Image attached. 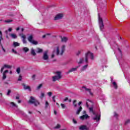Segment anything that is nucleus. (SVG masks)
<instances>
[{
    "mask_svg": "<svg viewBox=\"0 0 130 130\" xmlns=\"http://www.w3.org/2000/svg\"><path fill=\"white\" fill-rule=\"evenodd\" d=\"M64 50H66V46L63 45L61 47V52H59V47H57L56 50H54L53 53L51 55V58H53L54 57V54L56 53V55H62L63 54V52H64Z\"/></svg>",
    "mask_w": 130,
    "mask_h": 130,
    "instance_id": "1",
    "label": "nucleus"
},
{
    "mask_svg": "<svg viewBox=\"0 0 130 130\" xmlns=\"http://www.w3.org/2000/svg\"><path fill=\"white\" fill-rule=\"evenodd\" d=\"M89 111L90 112H91L94 116L92 117V119L93 120H96L97 122L100 120V117H101V115L100 114L96 113L93 109V107L89 108Z\"/></svg>",
    "mask_w": 130,
    "mask_h": 130,
    "instance_id": "2",
    "label": "nucleus"
},
{
    "mask_svg": "<svg viewBox=\"0 0 130 130\" xmlns=\"http://www.w3.org/2000/svg\"><path fill=\"white\" fill-rule=\"evenodd\" d=\"M55 76L52 77V80L53 82H56V81H59L61 79V72L60 71H56L54 73Z\"/></svg>",
    "mask_w": 130,
    "mask_h": 130,
    "instance_id": "3",
    "label": "nucleus"
},
{
    "mask_svg": "<svg viewBox=\"0 0 130 130\" xmlns=\"http://www.w3.org/2000/svg\"><path fill=\"white\" fill-rule=\"evenodd\" d=\"M116 56L119 62V64H122V63H121V60H122V53L120 48H118V53L116 55Z\"/></svg>",
    "mask_w": 130,
    "mask_h": 130,
    "instance_id": "4",
    "label": "nucleus"
},
{
    "mask_svg": "<svg viewBox=\"0 0 130 130\" xmlns=\"http://www.w3.org/2000/svg\"><path fill=\"white\" fill-rule=\"evenodd\" d=\"M28 103H30V104H34L35 106H38V105L40 104V103H39L38 101L35 100V98L33 96L30 97Z\"/></svg>",
    "mask_w": 130,
    "mask_h": 130,
    "instance_id": "5",
    "label": "nucleus"
},
{
    "mask_svg": "<svg viewBox=\"0 0 130 130\" xmlns=\"http://www.w3.org/2000/svg\"><path fill=\"white\" fill-rule=\"evenodd\" d=\"M90 58L91 59H94V55L93 53L88 51L85 54V62H86V63H88V60Z\"/></svg>",
    "mask_w": 130,
    "mask_h": 130,
    "instance_id": "6",
    "label": "nucleus"
},
{
    "mask_svg": "<svg viewBox=\"0 0 130 130\" xmlns=\"http://www.w3.org/2000/svg\"><path fill=\"white\" fill-rule=\"evenodd\" d=\"M98 18H99V26H100V29L101 31H103L104 28V24L103 23V19H102V18L100 17V15L98 14Z\"/></svg>",
    "mask_w": 130,
    "mask_h": 130,
    "instance_id": "7",
    "label": "nucleus"
},
{
    "mask_svg": "<svg viewBox=\"0 0 130 130\" xmlns=\"http://www.w3.org/2000/svg\"><path fill=\"white\" fill-rule=\"evenodd\" d=\"M63 18V14L58 13L54 18V21H57L58 20H61Z\"/></svg>",
    "mask_w": 130,
    "mask_h": 130,
    "instance_id": "8",
    "label": "nucleus"
},
{
    "mask_svg": "<svg viewBox=\"0 0 130 130\" xmlns=\"http://www.w3.org/2000/svg\"><path fill=\"white\" fill-rule=\"evenodd\" d=\"M81 90L83 92H84V91H86L87 92H88V93H89L91 96H93V93L91 92V89L89 88H87L86 86H82V89H81Z\"/></svg>",
    "mask_w": 130,
    "mask_h": 130,
    "instance_id": "9",
    "label": "nucleus"
},
{
    "mask_svg": "<svg viewBox=\"0 0 130 130\" xmlns=\"http://www.w3.org/2000/svg\"><path fill=\"white\" fill-rule=\"evenodd\" d=\"M48 58H49V57H48V51H45L43 53V57H42V59H43L44 60H48Z\"/></svg>",
    "mask_w": 130,
    "mask_h": 130,
    "instance_id": "10",
    "label": "nucleus"
},
{
    "mask_svg": "<svg viewBox=\"0 0 130 130\" xmlns=\"http://www.w3.org/2000/svg\"><path fill=\"white\" fill-rule=\"evenodd\" d=\"M79 67L80 66H77L76 68H71L69 70V71L67 73V74H70V73H73V72H76V71H77V70H78V69H79Z\"/></svg>",
    "mask_w": 130,
    "mask_h": 130,
    "instance_id": "11",
    "label": "nucleus"
},
{
    "mask_svg": "<svg viewBox=\"0 0 130 130\" xmlns=\"http://www.w3.org/2000/svg\"><path fill=\"white\" fill-rule=\"evenodd\" d=\"M89 116L88 115V114H85V115H83L80 117V119L82 120H84V119H88L89 118Z\"/></svg>",
    "mask_w": 130,
    "mask_h": 130,
    "instance_id": "12",
    "label": "nucleus"
},
{
    "mask_svg": "<svg viewBox=\"0 0 130 130\" xmlns=\"http://www.w3.org/2000/svg\"><path fill=\"white\" fill-rule=\"evenodd\" d=\"M22 86L24 90H28L29 92H31V87H30V86L26 85L24 83L22 84Z\"/></svg>",
    "mask_w": 130,
    "mask_h": 130,
    "instance_id": "13",
    "label": "nucleus"
},
{
    "mask_svg": "<svg viewBox=\"0 0 130 130\" xmlns=\"http://www.w3.org/2000/svg\"><path fill=\"white\" fill-rule=\"evenodd\" d=\"M80 130H88L89 128L87 127V126L85 125H82L81 126L79 127Z\"/></svg>",
    "mask_w": 130,
    "mask_h": 130,
    "instance_id": "14",
    "label": "nucleus"
},
{
    "mask_svg": "<svg viewBox=\"0 0 130 130\" xmlns=\"http://www.w3.org/2000/svg\"><path fill=\"white\" fill-rule=\"evenodd\" d=\"M7 73H9V70H6L4 73H3V76L2 78V80H6L7 79Z\"/></svg>",
    "mask_w": 130,
    "mask_h": 130,
    "instance_id": "15",
    "label": "nucleus"
},
{
    "mask_svg": "<svg viewBox=\"0 0 130 130\" xmlns=\"http://www.w3.org/2000/svg\"><path fill=\"white\" fill-rule=\"evenodd\" d=\"M60 38H61V42H67V41H68V38L66 37H62L61 36H60Z\"/></svg>",
    "mask_w": 130,
    "mask_h": 130,
    "instance_id": "16",
    "label": "nucleus"
},
{
    "mask_svg": "<svg viewBox=\"0 0 130 130\" xmlns=\"http://www.w3.org/2000/svg\"><path fill=\"white\" fill-rule=\"evenodd\" d=\"M30 53L31 55H33V56H35V55H36V52H35V50H34V48H32L31 49Z\"/></svg>",
    "mask_w": 130,
    "mask_h": 130,
    "instance_id": "17",
    "label": "nucleus"
},
{
    "mask_svg": "<svg viewBox=\"0 0 130 130\" xmlns=\"http://www.w3.org/2000/svg\"><path fill=\"white\" fill-rule=\"evenodd\" d=\"M82 109H83V108H82V106H80L78 110L76 111V114L79 115L80 114V112L82 111Z\"/></svg>",
    "mask_w": 130,
    "mask_h": 130,
    "instance_id": "18",
    "label": "nucleus"
},
{
    "mask_svg": "<svg viewBox=\"0 0 130 130\" xmlns=\"http://www.w3.org/2000/svg\"><path fill=\"white\" fill-rule=\"evenodd\" d=\"M27 39L29 42L31 43L32 41H33V36L30 35L27 38Z\"/></svg>",
    "mask_w": 130,
    "mask_h": 130,
    "instance_id": "19",
    "label": "nucleus"
},
{
    "mask_svg": "<svg viewBox=\"0 0 130 130\" xmlns=\"http://www.w3.org/2000/svg\"><path fill=\"white\" fill-rule=\"evenodd\" d=\"M13 46L14 47H17V46H20V43L17 42H13Z\"/></svg>",
    "mask_w": 130,
    "mask_h": 130,
    "instance_id": "20",
    "label": "nucleus"
},
{
    "mask_svg": "<svg viewBox=\"0 0 130 130\" xmlns=\"http://www.w3.org/2000/svg\"><path fill=\"white\" fill-rule=\"evenodd\" d=\"M3 67L5 69H12V66L11 65H8L5 64L4 65Z\"/></svg>",
    "mask_w": 130,
    "mask_h": 130,
    "instance_id": "21",
    "label": "nucleus"
},
{
    "mask_svg": "<svg viewBox=\"0 0 130 130\" xmlns=\"http://www.w3.org/2000/svg\"><path fill=\"white\" fill-rule=\"evenodd\" d=\"M88 68V64H86L81 69V72H84V71H85L86 69Z\"/></svg>",
    "mask_w": 130,
    "mask_h": 130,
    "instance_id": "22",
    "label": "nucleus"
},
{
    "mask_svg": "<svg viewBox=\"0 0 130 130\" xmlns=\"http://www.w3.org/2000/svg\"><path fill=\"white\" fill-rule=\"evenodd\" d=\"M22 50H23L24 52H28V51H29V48H28L27 47H24L23 48Z\"/></svg>",
    "mask_w": 130,
    "mask_h": 130,
    "instance_id": "23",
    "label": "nucleus"
},
{
    "mask_svg": "<svg viewBox=\"0 0 130 130\" xmlns=\"http://www.w3.org/2000/svg\"><path fill=\"white\" fill-rule=\"evenodd\" d=\"M37 50H38L37 51V53H41L43 51V50H42V49H41L40 48H38Z\"/></svg>",
    "mask_w": 130,
    "mask_h": 130,
    "instance_id": "24",
    "label": "nucleus"
},
{
    "mask_svg": "<svg viewBox=\"0 0 130 130\" xmlns=\"http://www.w3.org/2000/svg\"><path fill=\"white\" fill-rule=\"evenodd\" d=\"M30 43H31L32 44H34V45H37V44H38V42L35 41L34 40H33Z\"/></svg>",
    "mask_w": 130,
    "mask_h": 130,
    "instance_id": "25",
    "label": "nucleus"
},
{
    "mask_svg": "<svg viewBox=\"0 0 130 130\" xmlns=\"http://www.w3.org/2000/svg\"><path fill=\"white\" fill-rule=\"evenodd\" d=\"M11 37L12 38H13V39H16V38H17V35H16L15 34H12L11 35Z\"/></svg>",
    "mask_w": 130,
    "mask_h": 130,
    "instance_id": "26",
    "label": "nucleus"
},
{
    "mask_svg": "<svg viewBox=\"0 0 130 130\" xmlns=\"http://www.w3.org/2000/svg\"><path fill=\"white\" fill-rule=\"evenodd\" d=\"M11 105H12L13 107H15L16 108H18V105H16L14 102L11 103Z\"/></svg>",
    "mask_w": 130,
    "mask_h": 130,
    "instance_id": "27",
    "label": "nucleus"
},
{
    "mask_svg": "<svg viewBox=\"0 0 130 130\" xmlns=\"http://www.w3.org/2000/svg\"><path fill=\"white\" fill-rule=\"evenodd\" d=\"M112 84L114 86V87L115 89H117V84H116V82H113Z\"/></svg>",
    "mask_w": 130,
    "mask_h": 130,
    "instance_id": "28",
    "label": "nucleus"
},
{
    "mask_svg": "<svg viewBox=\"0 0 130 130\" xmlns=\"http://www.w3.org/2000/svg\"><path fill=\"white\" fill-rule=\"evenodd\" d=\"M16 72L17 73V74H20V73H21V68L20 67L17 68Z\"/></svg>",
    "mask_w": 130,
    "mask_h": 130,
    "instance_id": "29",
    "label": "nucleus"
},
{
    "mask_svg": "<svg viewBox=\"0 0 130 130\" xmlns=\"http://www.w3.org/2000/svg\"><path fill=\"white\" fill-rule=\"evenodd\" d=\"M84 62V58H82L80 59V61L78 62L79 64H81V63H83Z\"/></svg>",
    "mask_w": 130,
    "mask_h": 130,
    "instance_id": "30",
    "label": "nucleus"
},
{
    "mask_svg": "<svg viewBox=\"0 0 130 130\" xmlns=\"http://www.w3.org/2000/svg\"><path fill=\"white\" fill-rule=\"evenodd\" d=\"M114 117L116 118V119H117L118 117V114H117V113H116L115 112H114Z\"/></svg>",
    "mask_w": 130,
    "mask_h": 130,
    "instance_id": "31",
    "label": "nucleus"
},
{
    "mask_svg": "<svg viewBox=\"0 0 130 130\" xmlns=\"http://www.w3.org/2000/svg\"><path fill=\"white\" fill-rule=\"evenodd\" d=\"M128 123H130V120L129 119H127V120H126L125 121L124 125H126V124H128Z\"/></svg>",
    "mask_w": 130,
    "mask_h": 130,
    "instance_id": "32",
    "label": "nucleus"
},
{
    "mask_svg": "<svg viewBox=\"0 0 130 130\" xmlns=\"http://www.w3.org/2000/svg\"><path fill=\"white\" fill-rule=\"evenodd\" d=\"M42 87V84H40L37 87V90H40Z\"/></svg>",
    "mask_w": 130,
    "mask_h": 130,
    "instance_id": "33",
    "label": "nucleus"
},
{
    "mask_svg": "<svg viewBox=\"0 0 130 130\" xmlns=\"http://www.w3.org/2000/svg\"><path fill=\"white\" fill-rule=\"evenodd\" d=\"M76 103H77V101L76 100H74L73 101V105H74V107H77V104H76Z\"/></svg>",
    "mask_w": 130,
    "mask_h": 130,
    "instance_id": "34",
    "label": "nucleus"
},
{
    "mask_svg": "<svg viewBox=\"0 0 130 130\" xmlns=\"http://www.w3.org/2000/svg\"><path fill=\"white\" fill-rule=\"evenodd\" d=\"M49 105V104L48 103V102L46 101L45 103V108H47Z\"/></svg>",
    "mask_w": 130,
    "mask_h": 130,
    "instance_id": "35",
    "label": "nucleus"
},
{
    "mask_svg": "<svg viewBox=\"0 0 130 130\" xmlns=\"http://www.w3.org/2000/svg\"><path fill=\"white\" fill-rule=\"evenodd\" d=\"M5 23H12L13 20H7L5 21Z\"/></svg>",
    "mask_w": 130,
    "mask_h": 130,
    "instance_id": "36",
    "label": "nucleus"
},
{
    "mask_svg": "<svg viewBox=\"0 0 130 130\" xmlns=\"http://www.w3.org/2000/svg\"><path fill=\"white\" fill-rule=\"evenodd\" d=\"M44 93H41V96H40V98H41V99H42V98H43L44 97Z\"/></svg>",
    "mask_w": 130,
    "mask_h": 130,
    "instance_id": "37",
    "label": "nucleus"
},
{
    "mask_svg": "<svg viewBox=\"0 0 130 130\" xmlns=\"http://www.w3.org/2000/svg\"><path fill=\"white\" fill-rule=\"evenodd\" d=\"M47 95L48 96H49V97H51V95H52V92H49L47 93Z\"/></svg>",
    "mask_w": 130,
    "mask_h": 130,
    "instance_id": "38",
    "label": "nucleus"
},
{
    "mask_svg": "<svg viewBox=\"0 0 130 130\" xmlns=\"http://www.w3.org/2000/svg\"><path fill=\"white\" fill-rule=\"evenodd\" d=\"M12 52L15 53V54H17V53H18V52H17V51L15 50L14 49H12Z\"/></svg>",
    "mask_w": 130,
    "mask_h": 130,
    "instance_id": "39",
    "label": "nucleus"
},
{
    "mask_svg": "<svg viewBox=\"0 0 130 130\" xmlns=\"http://www.w3.org/2000/svg\"><path fill=\"white\" fill-rule=\"evenodd\" d=\"M60 127V125L59 124H57V125L54 127V128H59Z\"/></svg>",
    "mask_w": 130,
    "mask_h": 130,
    "instance_id": "40",
    "label": "nucleus"
},
{
    "mask_svg": "<svg viewBox=\"0 0 130 130\" xmlns=\"http://www.w3.org/2000/svg\"><path fill=\"white\" fill-rule=\"evenodd\" d=\"M32 80L34 81V80H35V79H36V75H35V74H34V75H33L32 76Z\"/></svg>",
    "mask_w": 130,
    "mask_h": 130,
    "instance_id": "41",
    "label": "nucleus"
},
{
    "mask_svg": "<svg viewBox=\"0 0 130 130\" xmlns=\"http://www.w3.org/2000/svg\"><path fill=\"white\" fill-rule=\"evenodd\" d=\"M80 54H81V51H78L76 53V55H77V56H79Z\"/></svg>",
    "mask_w": 130,
    "mask_h": 130,
    "instance_id": "42",
    "label": "nucleus"
},
{
    "mask_svg": "<svg viewBox=\"0 0 130 130\" xmlns=\"http://www.w3.org/2000/svg\"><path fill=\"white\" fill-rule=\"evenodd\" d=\"M22 42L24 44H26V43H27V41H26V39H22Z\"/></svg>",
    "mask_w": 130,
    "mask_h": 130,
    "instance_id": "43",
    "label": "nucleus"
},
{
    "mask_svg": "<svg viewBox=\"0 0 130 130\" xmlns=\"http://www.w3.org/2000/svg\"><path fill=\"white\" fill-rule=\"evenodd\" d=\"M73 122L75 123V124H76V123H78V122H77V121L75 119H73Z\"/></svg>",
    "mask_w": 130,
    "mask_h": 130,
    "instance_id": "44",
    "label": "nucleus"
},
{
    "mask_svg": "<svg viewBox=\"0 0 130 130\" xmlns=\"http://www.w3.org/2000/svg\"><path fill=\"white\" fill-rule=\"evenodd\" d=\"M18 81H22V76L21 75H19Z\"/></svg>",
    "mask_w": 130,
    "mask_h": 130,
    "instance_id": "45",
    "label": "nucleus"
},
{
    "mask_svg": "<svg viewBox=\"0 0 130 130\" xmlns=\"http://www.w3.org/2000/svg\"><path fill=\"white\" fill-rule=\"evenodd\" d=\"M61 106L62 108H66V105L63 104H61Z\"/></svg>",
    "mask_w": 130,
    "mask_h": 130,
    "instance_id": "46",
    "label": "nucleus"
},
{
    "mask_svg": "<svg viewBox=\"0 0 130 130\" xmlns=\"http://www.w3.org/2000/svg\"><path fill=\"white\" fill-rule=\"evenodd\" d=\"M52 100L53 102H55V95H54L53 96H52Z\"/></svg>",
    "mask_w": 130,
    "mask_h": 130,
    "instance_id": "47",
    "label": "nucleus"
},
{
    "mask_svg": "<svg viewBox=\"0 0 130 130\" xmlns=\"http://www.w3.org/2000/svg\"><path fill=\"white\" fill-rule=\"evenodd\" d=\"M10 94H11V90H8V92L7 93V95L8 96H9V95H10Z\"/></svg>",
    "mask_w": 130,
    "mask_h": 130,
    "instance_id": "48",
    "label": "nucleus"
},
{
    "mask_svg": "<svg viewBox=\"0 0 130 130\" xmlns=\"http://www.w3.org/2000/svg\"><path fill=\"white\" fill-rule=\"evenodd\" d=\"M1 45V46H2V50H3L4 52H6V50L5 49V48H4V47L3 46V45L2 44Z\"/></svg>",
    "mask_w": 130,
    "mask_h": 130,
    "instance_id": "49",
    "label": "nucleus"
},
{
    "mask_svg": "<svg viewBox=\"0 0 130 130\" xmlns=\"http://www.w3.org/2000/svg\"><path fill=\"white\" fill-rule=\"evenodd\" d=\"M2 40H3V37L2 36H0V44H2Z\"/></svg>",
    "mask_w": 130,
    "mask_h": 130,
    "instance_id": "50",
    "label": "nucleus"
},
{
    "mask_svg": "<svg viewBox=\"0 0 130 130\" xmlns=\"http://www.w3.org/2000/svg\"><path fill=\"white\" fill-rule=\"evenodd\" d=\"M4 70H5V68H4V66H3V67H2L1 70V73H2L3 72H4Z\"/></svg>",
    "mask_w": 130,
    "mask_h": 130,
    "instance_id": "51",
    "label": "nucleus"
},
{
    "mask_svg": "<svg viewBox=\"0 0 130 130\" xmlns=\"http://www.w3.org/2000/svg\"><path fill=\"white\" fill-rule=\"evenodd\" d=\"M68 100H69V98H66L63 101L66 102V101H68Z\"/></svg>",
    "mask_w": 130,
    "mask_h": 130,
    "instance_id": "52",
    "label": "nucleus"
},
{
    "mask_svg": "<svg viewBox=\"0 0 130 130\" xmlns=\"http://www.w3.org/2000/svg\"><path fill=\"white\" fill-rule=\"evenodd\" d=\"M21 38H22L23 39H26V36L23 35L21 36Z\"/></svg>",
    "mask_w": 130,
    "mask_h": 130,
    "instance_id": "53",
    "label": "nucleus"
},
{
    "mask_svg": "<svg viewBox=\"0 0 130 130\" xmlns=\"http://www.w3.org/2000/svg\"><path fill=\"white\" fill-rule=\"evenodd\" d=\"M12 30H13V29H12V28H9L8 29V31H9V32L12 31Z\"/></svg>",
    "mask_w": 130,
    "mask_h": 130,
    "instance_id": "54",
    "label": "nucleus"
},
{
    "mask_svg": "<svg viewBox=\"0 0 130 130\" xmlns=\"http://www.w3.org/2000/svg\"><path fill=\"white\" fill-rule=\"evenodd\" d=\"M82 102H79L78 103V105L79 106H80L81 105V104H82Z\"/></svg>",
    "mask_w": 130,
    "mask_h": 130,
    "instance_id": "55",
    "label": "nucleus"
},
{
    "mask_svg": "<svg viewBox=\"0 0 130 130\" xmlns=\"http://www.w3.org/2000/svg\"><path fill=\"white\" fill-rule=\"evenodd\" d=\"M83 114L84 115H85L86 114V111H83Z\"/></svg>",
    "mask_w": 130,
    "mask_h": 130,
    "instance_id": "56",
    "label": "nucleus"
},
{
    "mask_svg": "<svg viewBox=\"0 0 130 130\" xmlns=\"http://www.w3.org/2000/svg\"><path fill=\"white\" fill-rule=\"evenodd\" d=\"M16 100H19V99H20V97L19 96H16Z\"/></svg>",
    "mask_w": 130,
    "mask_h": 130,
    "instance_id": "57",
    "label": "nucleus"
},
{
    "mask_svg": "<svg viewBox=\"0 0 130 130\" xmlns=\"http://www.w3.org/2000/svg\"><path fill=\"white\" fill-rule=\"evenodd\" d=\"M19 30H20V27H17L16 28V31H19Z\"/></svg>",
    "mask_w": 130,
    "mask_h": 130,
    "instance_id": "58",
    "label": "nucleus"
},
{
    "mask_svg": "<svg viewBox=\"0 0 130 130\" xmlns=\"http://www.w3.org/2000/svg\"><path fill=\"white\" fill-rule=\"evenodd\" d=\"M54 114L56 115L57 112H56V111H54Z\"/></svg>",
    "mask_w": 130,
    "mask_h": 130,
    "instance_id": "59",
    "label": "nucleus"
},
{
    "mask_svg": "<svg viewBox=\"0 0 130 130\" xmlns=\"http://www.w3.org/2000/svg\"><path fill=\"white\" fill-rule=\"evenodd\" d=\"M0 35L1 36H3V33L1 31H0Z\"/></svg>",
    "mask_w": 130,
    "mask_h": 130,
    "instance_id": "60",
    "label": "nucleus"
},
{
    "mask_svg": "<svg viewBox=\"0 0 130 130\" xmlns=\"http://www.w3.org/2000/svg\"><path fill=\"white\" fill-rule=\"evenodd\" d=\"M45 37H46V35L43 36V38H45Z\"/></svg>",
    "mask_w": 130,
    "mask_h": 130,
    "instance_id": "61",
    "label": "nucleus"
},
{
    "mask_svg": "<svg viewBox=\"0 0 130 130\" xmlns=\"http://www.w3.org/2000/svg\"><path fill=\"white\" fill-rule=\"evenodd\" d=\"M24 31V28H21V32H23Z\"/></svg>",
    "mask_w": 130,
    "mask_h": 130,
    "instance_id": "62",
    "label": "nucleus"
},
{
    "mask_svg": "<svg viewBox=\"0 0 130 130\" xmlns=\"http://www.w3.org/2000/svg\"><path fill=\"white\" fill-rule=\"evenodd\" d=\"M111 82H112L113 81V78H111Z\"/></svg>",
    "mask_w": 130,
    "mask_h": 130,
    "instance_id": "63",
    "label": "nucleus"
},
{
    "mask_svg": "<svg viewBox=\"0 0 130 130\" xmlns=\"http://www.w3.org/2000/svg\"><path fill=\"white\" fill-rule=\"evenodd\" d=\"M21 101H18V103H21Z\"/></svg>",
    "mask_w": 130,
    "mask_h": 130,
    "instance_id": "64",
    "label": "nucleus"
}]
</instances>
